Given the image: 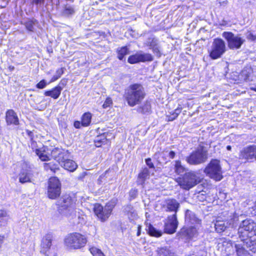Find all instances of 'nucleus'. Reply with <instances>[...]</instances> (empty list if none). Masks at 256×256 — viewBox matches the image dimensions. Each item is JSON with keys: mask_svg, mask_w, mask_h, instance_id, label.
Wrapping results in <instances>:
<instances>
[{"mask_svg": "<svg viewBox=\"0 0 256 256\" xmlns=\"http://www.w3.org/2000/svg\"><path fill=\"white\" fill-rule=\"evenodd\" d=\"M222 36L227 40L228 46L232 50L240 48L245 42L240 35H234L231 32H224Z\"/></svg>", "mask_w": 256, "mask_h": 256, "instance_id": "9", "label": "nucleus"}, {"mask_svg": "<svg viewBox=\"0 0 256 256\" xmlns=\"http://www.w3.org/2000/svg\"><path fill=\"white\" fill-rule=\"evenodd\" d=\"M58 162L65 170L70 172H74L78 168L76 162L70 159H67L65 157L64 159L58 158Z\"/></svg>", "mask_w": 256, "mask_h": 256, "instance_id": "19", "label": "nucleus"}, {"mask_svg": "<svg viewBox=\"0 0 256 256\" xmlns=\"http://www.w3.org/2000/svg\"><path fill=\"white\" fill-rule=\"evenodd\" d=\"M128 54V49L126 46L121 48L118 50V58L122 60L124 56Z\"/></svg>", "mask_w": 256, "mask_h": 256, "instance_id": "39", "label": "nucleus"}, {"mask_svg": "<svg viewBox=\"0 0 256 256\" xmlns=\"http://www.w3.org/2000/svg\"><path fill=\"white\" fill-rule=\"evenodd\" d=\"M251 89L256 92V86L254 88H251Z\"/></svg>", "mask_w": 256, "mask_h": 256, "instance_id": "62", "label": "nucleus"}, {"mask_svg": "<svg viewBox=\"0 0 256 256\" xmlns=\"http://www.w3.org/2000/svg\"><path fill=\"white\" fill-rule=\"evenodd\" d=\"M47 84L45 80H43L40 81L36 86V88L40 89H42L44 88Z\"/></svg>", "mask_w": 256, "mask_h": 256, "instance_id": "47", "label": "nucleus"}, {"mask_svg": "<svg viewBox=\"0 0 256 256\" xmlns=\"http://www.w3.org/2000/svg\"><path fill=\"white\" fill-rule=\"evenodd\" d=\"M158 256H174V254L169 249L166 248H158L157 250Z\"/></svg>", "mask_w": 256, "mask_h": 256, "instance_id": "34", "label": "nucleus"}, {"mask_svg": "<svg viewBox=\"0 0 256 256\" xmlns=\"http://www.w3.org/2000/svg\"><path fill=\"white\" fill-rule=\"evenodd\" d=\"M254 214L256 215V202L254 204Z\"/></svg>", "mask_w": 256, "mask_h": 256, "instance_id": "60", "label": "nucleus"}, {"mask_svg": "<svg viewBox=\"0 0 256 256\" xmlns=\"http://www.w3.org/2000/svg\"><path fill=\"white\" fill-rule=\"evenodd\" d=\"M124 212L127 213L128 217L130 220H134L138 218V214L136 212L130 205L125 207Z\"/></svg>", "mask_w": 256, "mask_h": 256, "instance_id": "30", "label": "nucleus"}, {"mask_svg": "<svg viewBox=\"0 0 256 256\" xmlns=\"http://www.w3.org/2000/svg\"><path fill=\"white\" fill-rule=\"evenodd\" d=\"M202 179L198 172L190 171L186 172L182 176L178 178L176 182L181 188L189 190L199 184Z\"/></svg>", "mask_w": 256, "mask_h": 256, "instance_id": "2", "label": "nucleus"}, {"mask_svg": "<svg viewBox=\"0 0 256 256\" xmlns=\"http://www.w3.org/2000/svg\"><path fill=\"white\" fill-rule=\"evenodd\" d=\"M256 229V224L252 220L246 219L242 222L238 229L240 238L248 236V232Z\"/></svg>", "mask_w": 256, "mask_h": 256, "instance_id": "12", "label": "nucleus"}, {"mask_svg": "<svg viewBox=\"0 0 256 256\" xmlns=\"http://www.w3.org/2000/svg\"><path fill=\"white\" fill-rule=\"evenodd\" d=\"M76 198L74 195L70 196V194H65L60 198L59 202L60 205V212L62 214L70 217L72 215V213L74 212L76 209Z\"/></svg>", "mask_w": 256, "mask_h": 256, "instance_id": "3", "label": "nucleus"}, {"mask_svg": "<svg viewBox=\"0 0 256 256\" xmlns=\"http://www.w3.org/2000/svg\"><path fill=\"white\" fill-rule=\"evenodd\" d=\"M96 146H97V147H98L100 146L98 145L97 144H96Z\"/></svg>", "mask_w": 256, "mask_h": 256, "instance_id": "63", "label": "nucleus"}, {"mask_svg": "<svg viewBox=\"0 0 256 256\" xmlns=\"http://www.w3.org/2000/svg\"><path fill=\"white\" fill-rule=\"evenodd\" d=\"M181 108L178 107L176 108L174 112H173L172 113H170V114L166 116L168 120L172 121L175 120L178 117V114L181 112Z\"/></svg>", "mask_w": 256, "mask_h": 256, "instance_id": "35", "label": "nucleus"}, {"mask_svg": "<svg viewBox=\"0 0 256 256\" xmlns=\"http://www.w3.org/2000/svg\"><path fill=\"white\" fill-rule=\"evenodd\" d=\"M180 204L176 200L174 199H168L165 201L164 208L167 212H176Z\"/></svg>", "mask_w": 256, "mask_h": 256, "instance_id": "22", "label": "nucleus"}, {"mask_svg": "<svg viewBox=\"0 0 256 256\" xmlns=\"http://www.w3.org/2000/svg\"><path fill=\"white\" fill-rule=\"evenodd\" d=\"M92 120V114L90 112L84 113L82 117V124L84 126L90 125Z\"/></svg>", "mask_w": 256, "mask_h": 256, "instance_id": "33", "label": "nucleus"}, {"mask_svg": "<svg viewBox=\"0 0 256 256\" xmlns=\"http://www.w3.org/2000/svg\"><path fill=\"white\" fill-rule=\"evenodd\" d=\"M86 174H87V173L86 172H82L79 176V178H80V179L83 178Z\"/></svg>", "mask_w": 256, "mask_h": 256, "instance_id": "55", "label": "nucleus"}, {"mask_svg": "<svg viewBox=\"0 0 256 256\" xmlns=\"http://www.w3.org/2000/svg\"><path fill=\"white\" fill-rule=\"evenodd\" d=\"M82 124V122H80L79 121H76L74 122V126L76 128H80Z\"/></svg>", "mask_w": 256, "mask_h": 256, "instance_id": "52", "label": "nucleus"}, {"mask_svg": "<svg viewBox=\"0 0 256 256\" xmlns=\"http://www.w3.org/2000/svg\"><path fill=\"white\" fill-rule=\"evenodd\" d=\"M146 164L149 166L150 168H152L154 167V166L152 162V160L150 158H147L146 160Z\"/></svg>", "mask_w": 256, "mask_h": 256, "instance_id": "51", "label": "nucleus"}, {"mask_svg": "<svg viewBox=\"0 0 256 256\" xmlns=\"http://www.w3.org/2000/svg\"><path fill=\"white\" fill-rule=\"evenodd\" d=\"M226 46L224 42L221 38H215L208 50L210 58L212 60L220 58L226 52Z\"/></svg>", "mask_w": 256, "mask_h": 256, "instance_id": "8", "label": "nucleus"}, {"mask_svg": "<svg viewBox=\"0 0 256 256\" xmlns=\"http://www.w3.org/2000/svg\"><path fill=\"white\" fill-rule=\"evenodd\" d=\"M150 109V105L149 102H146L142 106L138 108V111L146 113L148 112Z\"/></svg>", "mask_w": 256, "mask_h": 256, "instance_id": "42", "label": "nucleus"}, {"mask_svg": "<svg viewBox=\"0 0 256 256\" xmlns=\"http://www.w3.org/2000/svg\"><path fill=\"white\" fill-rule=\"evenodd\" d=\"M219 24L220 26H226V25L228 24V22L226 21L222 20L220 22Z\"/></svg>", "mask_w": 256, "mask_h": 256, "instance_id": "54", "label": "nucleus"}, {"mask_svg": "<svg viewBox=\"0 0 256 256\" xmlns=\"http://www.w3.org/2000/svg\"><path fill=\"white\" fill-rule=\"evenodd\" d=\"M44 168L46 170H50L52 172H56L58 169L57 164H53V162L45 163Z\"/></svg>", "mask_w": 256, "mask_h": 256, "instance_id": "38", "label": "nucleus"}, {"mask_svg": "<svg viewBox=\"0 0 256 256\" xmlns=\"http://www.w3.org/2000/svg\"><path fill=\"white\" fill-rule=\"evenodd\" d=\"M186 222L188 224L198 225L200 224V220L196 217L195 214L189 210L186 212Z\"/></svg>", "mask_w": 256, "mask_h": 256, "instance_id": "23", "label": "nucleus"}, {"mask_svg": "<svg viewBox=\"0 0 256 256\" xmlns=\"http://www.w3.org/2000/svg\"><path fill=\"white\" fill-rule=\"evenodd\" d=\"M214 227L216 231L218 233H221L224 232L228 226L226 224V222L217 220L215 223Z\"/></svg>", "mask_w": 256, "mask_h": 256, "instance_id": "29", "label": "nucleus"}, {"mask_svg": "<svg viewBox=\"0 0 256 256\" xmlns=\"http://www.w3.org/2000/svg\"><path fill=\"white\" fill-rule=\"evenodd\" d=\"M219 3H220V4L221 6H226L227 4V3H228V0H224L222 1V2L220 1Z\"/></svg>", "mask_w": 256, "mask_h": 256, "instance_id": "58", "label": "nucleus"}, {"mask_svg": "<svg viewBox=\"0 0 256 256\" xmlns=\"http://www.w3.org/2000/svg\"><path fill=\"white\" fill-rule=\"evenodd\" d=\"M231 148H231V146H226V149H227L228 150H231Z\"/></svg>", "mask_w": 256, "mask_h": 256, "instance_id": "61", "label": "nucleus"}, {"mask_svg": "<svg viewBox=\"0 0 256 256\" xmlns=\"http://www.w3.org/2000/svg\"><path fill=\"white\" fill-rule=\"evenodd\" d=\"M140 230H141V226H138V232H137V234H136V235L137 236H140Z\"/></svg>", "mask_w": 256, "mask_h": 256, "instance_id": "57", "label": "nucleus"}, {"mask_svg": "<svg viewBox=\"0 0 256 256\" xmlns=\"http://www.w3.org/2000/svg\"><path fill=\"white\" fill-rule=\"evenodd\" d=\"M90 251L93 256H105L102 250L96 247L90 248Z\"/></svg>", "mask_w": 256, "mask_h": 256, "instance_id": "40", "label": "nucleus"}, {"mask_svg": "<svg viewBox=\"0 0 256 256\" xmlns=\"http://www.w3.org/2000/svg\"><path fill=\"white\" fill-rule=\"evenodd\" d=\"M62 88L60 86H58L51 90L46 91L44 94L46 96H50L54 99H57L60 96Z\"/></svg>", "mask_w": 256, "mask_h": 256, "instance_id": "26", "label": "nucleus"}, {"mask_svg": "<svg viewBox=\"0 0 256 256\" xmlns=\"http://www.w3.org/2000/svg\"><path fill=\"white\" fill-rule=\"evenodd\" d=\"M149 170L148 168H144L138 174L136 181L137 184L138 185H143L145 180L148 178Z\"/></svg>", "mask_w": 256, "mask_h": 256, "instance_id": "27", "label": "nucleus"}, {"mask_svg": "<svg viewBox=\"0 0 256 256\" xmlns=\"http://www.w3.org/2000/svg\"><path fill=\"white\" fill-rule=\"evenodd\" d=\"M242 242V244H235L234 248L237 254L240 256L246 252L245 248H248L250 250L255 252L256 251V238L250 237L248 236L245 237L240 238Z\"/></svg>", "mask_w": 256, "mask_h": 256, "instance_id": "7", "label": "nucleus"}, {"mask_svg": "<svg viewBox=\"0 0 256 256\" xmlns=\"http://www.w3.org/2000/svg\"><path fill=\"white\" fill-rule=\"evenodd\" d=\"M252 72V70L250 68H246L243 70L242 72V76H244V79L246 80H250V76Z\"/></svg>", "mask_w": 256, "mask_h": 256, "instance_id": "41", "label": "nucleus"}, {"mask_svg": "<svg viewBox=\"0 0 256 256\" xmlns=\"http://www.w3.org/2000/svg\"><path fill=\"white\" fill-rule=\"evenodd\" d=\"M124 96L128 104L130 106H134L141 103L146 93L142 85L135 84L128 88Z\"/></svg>", "mask_w": 256, "mask_h": 256, "instance_id": "1", "label": "nucleus"}, {"mask_svg": "<svg viewBox=\"0 0 256 256\" xmlns=\"http://www.w3.org/2000/svg\"><path fill=\"white\" fill-rule=\"evenodd\" d=\"M48 188V196L50 198L55 199L60 194V184L59 180L56 177H52L49 180Z\"/></svg>", "mask_w": 256, "mask_h": 256, "instance_id": "11", "label": "nucleus"}, {"mask_svg": "<svg viewBox=\"0 0 256 256\" xmlns=\"http://www.w3.org/2000/svg\"><path fill=\"white\" fill-rule=\"evenodd\" d=\"M6 120L8 124L18 125V119L14 112L13 110H8L6 114Z\"/></svg>", "mask_w": 256, "mask_h": 256, "instance_id": "25", "label": "nucleus"}, {"mask_svg": "<svg viewBox=\"0 0 256 256\" xmlns=\"http://www.w3.org/2000/svg\"><path fill=\"white\" fill-rule=\"evenodd\" d=\"M64 69V68H60L56 70V75L59 78L63 74Z\"/></svg>", "mask_w": 256, "mask_h": 256, "instance_id": "50", "label": "nucleus"}, {"mask_svg": "<svg viewBox=\"0 0 256 256\" xmlns=\"http://www.w3.org/2000/svg\"><path fill=\"white\" fill-rule=\"evenodd\" d=\"M138 194V190L136 189H132L130 192V198H134Z\"/></svg>", "mask_w": 256, "mask_h": 256, "instance_id": "48", "label": "nucleus"}, {"mask_svg": "<svg viewBox=\"0 0 256 256\" xmlns=\"http://www.w3.org/2000/svg\"><path fill=\"white\" fill-rule=\"evenodd\" d=\"M26 29L30 31V32H33L34 31V22L31 20H28L27 22H26Z\"/></svg>", "mask_w": 256, "mask_h": 256, "instance_id": "45", "label": "nucleus"}, {"mask_svg": "<svg viewBox=\"0 0 256 256\" xmlns=\"http://www.w3.org/2000/svg\"><path fill=\"white\" fill-rule=\"evenodd\" d=\"M204 173L210 178L216 180H220L223 176L220 161L212 160L204 170Z\"/></svg>", "mask_w": 256, "mask_h": 256, "instance_id": "6", "label": "nucleus"}, {"mask_svg": "<svg viewBox=\"0 0 256 256\" xmlns=\"http://www.w3.org/2000/svg\"><path fill=\"white\" fill-rule=\"evenodd\" d=\"M44 0H33V2L36 4L41 3L44 2Z\"/></svg>", "mask_w": 256, "mask_h": 256, "instance_id": "59", "label": "nucleus"}, {"mask_svg": "<svg viewBox=\"0 0 256 256\" xmlns=\"http://www.w3.org/2000/svg\"><path fill=\"white\" fill-rule=\"evenodd\" d=\"M238 221V215L234 213L230 216V218L226 220L228 228H234L236 227Z\"/></svg>", "mask_w": 256, "mask_h": 256, "instance_id": "28", "label": "nucleus"}, {"mask_svg": "<svg viewBox=\"0 0 256 256\" xmlns=\"http://www.w3.org/2000/svg\"><path fill=\"white\" fill-rule=\"evenodd\" d=\"M152 60V58L151 54L139 52L134 54L130 56L128 61L130 64H134L139 62H148Z\"/></svg>", "mask_w": 256, "mask_h": 256, "instance_id": "16", "label": "nucleus"}, {"mask_svg": "<svg viewBox=\"0 0 256 256\" xmlns=\"http://www.w3.org/2000/svg\"><path fill=\"white\" fill-rule=\"evenodd\" d=\"M146 230L149 234L152 236L160 237L162 235V232L161 230H156L150 224L146 226Z\"/></svg>", "mask_w": 256, "mask_h": 256, "instance_id": "32", "label": "nucleus"}, {"mask_svg": "<svg viewBox=\"0 0 256 256\" xmlns=\"http://www.w3.org/2000/svg\"><path fill=\"white\" fill-rule=\"evenodd\" d=\"M74 12V10L70 6H68L66 8L65 13L68 14H71Z\"/></svg>", "mask_w": 256, "mask_h": 256, "instance_id": "49", "label": "nucleus"}, {"mask_svg": "<svg viewBox=\"0 0 256 256\" xmlns=\"http://www.w3.org/2000/svg\"><path fill=\"white\" fill-rule=\"evenodd\" d=\"M168 156L171 158H174L175 156V152L173 151H170L168 154Z\"/></svg>", "mask_w": 256, "mask_h": 256, "instance_id": "56", "label": "nucleus"}, {"mask_svg": "<svg viewBox=\"0 0 256 256\" xmlns=\"http://www.w3.org/2000/svg\"><path fill=\"white\" fill-rule=\"evenodd\" d=\"M207 152L204 148H198L196 150L193 152L186 158L190 164H198L204 162L207 159Z\"/></svg>", "mask_w": 256, "mask_h": 256, "instance_id": "10", "label": "nucleus"}, {"mask_svg": "<svg viewBox=\"0 0 256 256\" xmlns=\"http://www.w3.org/2000/svg\"><path fill=\"white\" fill-rule=\"evenodd\" d=\"M116 202V199H112L106 204L104 208L100 204H96L94 208V212L102 222H105L110 217Z\"/></svg>", "mask_w": 256, "mask_h": 256, "instance_id": "5", "label": "nucleus"}, {"mask_svg": "<svg viewBox=\"0 0 256 256\" xmlns=\"http://www.w3.org/2000/svg\"><path fill=\"white\" fill-rule=\"evenodd\" d=\"M199 225L196 224L190 226L188 228H183L178 233L180 237L184 240L192 239L198 236V229Z\"/></svg>", "mask_w": 256, "mask_h": 256, "instance_id": "15", "label": "nucleus"}, {"mask_svg": "<svg viewBox=\"0 0 256 256\" xmlns=\"http://www.w3.org/2000/svg\"><path fill=\"white\" fill-rule=\"evenodd\" d=\"M33 176L32 170L29 164L23 163L19 174V181L21 183H25L30 181Z\"/></svg>", "mask_w": 256, "mask_h": 256, "instance_id": "13", "label": "nucleus"}, {"mask_svg": "<svg viewBox=\"0 0 256 256\" xmlns=\"http://www.w3.org/2000/svg\"><path fill=\"white\" fill-rule=\"evenodd\" d=\"M222 246L225 248L226 252H230L231 250H233V245L230 240H225L222 242Z\"/></svg>", "mask_w": 256, "mask_h": 256, "instance_id": "37", "label": "nucleus"}, {"mask_svg": "<svg viewBox=\"0 0 256 256\" xmlns=\"http://www.w3.org/2000/svg\"><path fill=\"white\" fill-rule=\"evenodd\" d=\"M52 240V237L50 234H46L42 238L40 245V252L46 256H52L51 246Z\"/></svg>", "mask_w": 256, "mask_h": 256, "instance_id": "17", "label": "nucleus"}, {"mask_svg": "<svg viewBox=\"0 0 256 256\" xmlns=\"http://www.w3.org/2000/svg\"><path fill=\"white\" fill-rule=\"evenodd\" d=\"M240 156L247 160H252L254 158L256 160V146H252L244 148L241 152Z\"/></svg>", "mask_w": 256, "mask_h": 256, "instance_id": "18", "label": "nucleus"}, {"mask_svg": "<svg viewBox=\"0 0 256 256\" xmlns=\"http://www.w3.org/2000/svg\"><path fill=\"white\" fill-rule=\"evenodd\" d=\"M72 215L73 217L70 216V217H68L70 219H75L76 222L74 223H76V224H82L86 223V216L84 214V212L80 210H76V209L74 210V212L72 213Z\"/></svg>", "mask_w": 256, "mask_h": 256, "instance_id": "20", "label": "nucleus"}, {"mask_svg": "<svg viewBox=\"0 0 256 256\" xmlns=\"http://www.w3.org/2000/svg\"><path fill=\"white\" fill-rule=\"evenodd\" d=\"M50 150V154L58 162V158L64 159L65 156L67 154L66 152L60 148H56Z\"/></svg>", "mask_w": 256, "mask_h": 256, "instance_id": "24", "label": "nucleus"}, {"mask_svg": "<svg viewBox=\"0 0 256 256\" xmlns=\"http://www.w3.org/2000/svg\"><path fill=\"white\" fill-rule=\"evenodd\" d=\"M185 170V168L182 165L180 162L179 160L176 161L174 164V170L177 174H180L183 173Z\"/></svg>", "mask_w": 256, "mask_h": 256, "instance_id": "36", "label": "nucleus"}, {"mask_svg": "<svg viewBox=\"0 0 256 256\" xmlns=\"http://www.w3.org/2000/svg\"><path fill=\"white\" fill-rule=\"evenodd\" d=\"M28 134L30 138V146L32 148L33 150L35 151V152H36V149H38V148L37 144L32 138V135H31L32 132L30 131H28Z\"/></svg>", "mask_w": 256, "mask_h": 256, "instance_id": "43", "label": "nucleus"}, {"mask_svg": "<svg viewBox=\"0 0 256 256\" xmlns=\"http://www.w3.org/2000/svg\"><path fill=\"white\" fill-rule=\"evenodd\" d=\"M10 218L5 210H0V226H4L7 224Z\"/></svg>", "mask_w": 256, "mask_h": 256, "instance_id": "31", "label": "nucleus"}, {"mask_svg": "<svg viewBox=\"0 0 256 256\" xmlns=\"http://www.w3.org/2000/svg\"><path fill=\"white\" fill-rule=\"evenodd\" d=\"M112 100L110 98H108L106 100L104 104L102 105V107L104 108H107L112 104Z\"/></svg>", "mask_w": 256, "mask_h": 256, "instance_id": "46", "label": "nucleus"}, {"mask_svg": "<svg viewBox=\"0 0 256 256\" xmlns=\"http://www.w3.org/2000/svg\"><path fill=\"white\" fill-rule=\"evenodd\" d=\"M178 226V222L176 214L168 216L164 221V232L168 234H174L176 232Z\"/></svg>", "mask_w": 256, "mask_h": 256, "instance_id": "14", "label": "nucleus"}, {"mask_svg": "<svg viewBox=\"0 0 256 256\" xmlns=\"http://www.w3.org/2000/svg\"><path fill=\"white\" fill-rule=\"evenodd\" d=\"M50 149L44 146L39 149H36V154L42 161H48L50 160Z\"/></svg>", "mask_w": 256, "mask_h": 256, "instance_id": "21", "label": "nucleus"}, {"mask_svg": "<svg viewBox=\"0 0 256 256\" xmlns=\"http://www.w3.org/2000/svg\"><path fill=\"white\" fill-rule=\"evenodd\" d=\"M246 38L252 42H256V34H254L251 32H248L246 34Z\"/></svg>", "mask_w": 256, "mask_h": 256, "instance_id": "44", "label": "nucleus"}, {"mask_svg": "<svg viewBox=\"0 0 256 256\" xmlns=\"http://www.w3.org/2000/svg\"><path fill=\"white\" fill-rule=\"evenodd\" d=\"M86 236L78 232H73L67 235L64 238L66 246L70 249H78L86 244Z\"/></svg>", "mask_w": 256, "mask_h": 256, "instance_id": "4", "label": "nucleus"}, {"mask_svg": "<svg viewBox=\"0 0 256 256\" xmlns=\"http://www.w3.org/2000/svg\"><path fill=\"white\" fill-rule=\"evenodd\" d=\"M58 78H59L57 76H56V75L54 76H52V79L50 80V83L55 82Z\"/></svg>", "mask_w": 256, "mask_h": 256, "instance_id": "53", "label": "nucleus"}]
</instances>
